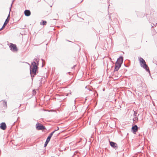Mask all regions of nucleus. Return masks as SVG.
Wrapping results in <instances>:
<instances>
[{"label":"nucleus","mask_w":157,"mask_h":157,"mask_svg":"<svg viewBox=\"0 0 157 157\" xmlns=\"http://www.w3.org/2000/svg\"><path fill=\"white\" fill-rule=\"evenodd\" d=\"M109 142L111 146L112 147L116 150L117 149L118 147L117 144L116 143L110 141H109Z\"/></svg>","instance_id":"20e7f679"},{"label":"nucleus","mask_w":157,"mask_h":157,"mask_svg":"<svg viewBox=\"0 0 157 157\" xmlns=\"http://www.w3.org/2000/svg\"><path fill=\"white\" fill-rule=\"evenodd\" d=\"M153 27V26H152V27Z\"/></svg>","instance_id":"cd10ccee"},{"label":"nucleus","mask_w":157,"mask_h":157,"mask_svg":"<svg viewBox=\"0 0 157 157\" xmlns=\"http://www.w3.org/2000/svg\"><path fill=\"white\" fill-rule=\"evenodd\" d=\"M51 137H50V136H48V137L47 138L46 141H48V142H49L50 140V139H51Z\"/></svg>","instance_id":"4468645a"},{"label":"nucleus","mask_w":157,"mask_h":157,"mask_svg":"<svg viewBox=\"0 0 157 157\" xmlns=\"http://www.w3.org/2000/svg\"><path fill=\"white\" fill-rule=\"evenodd\" d=\"M41 60H42V61H43L42 62V67H43V65H44V60L43 59H41Z\"/></svg>","instance_id":"6ab92c4d"},{"label":"nucleus","mask_w":157,"mask_h":157,"mask_svg":"<svg viewBox=\"0 0 157 157\" xmlns=\"http://www.w3.org/2000/svg\"><path fill=\"white\" fill-rule=\"evenodd\" d=\"M59 133H60V132H59V133H58L57 134V135H59Z\"/></svg>","instance_id":"bb28decb"},{"label":"nucleus","mask_w":157,"mask_h":157,"mask_svg":"<svg viewBox=\"0 0 157 157\" xmlns=\"http://www.w3.org/2000/svg\"><path fill=\"white\" fill-rule=\"evenodd\" d=\"M36 59V58H35L33 60V62L34 61H35V62L36 63V59Z\"/></svg>","instance_id":"aec40b11"},{"label":"nucleus","mask_w":157,"mask_h":157,"mask_svg":"<svg viewBox=\"0 0 157 157\" xmlns=\"http://www.w3.org/2000/svg\"><path fill=\"white\" fill-rule=\"evenodd\" d=\"M28 64H29V65H30V64L28 63H26Z\"/></svg>","instance_id":"b1692460"},{"label":"nucleus","mask_w":157,"mask_h":157,"mask_svg":"<svg viewBox=\"0 0 157 157\" xmlns=\"http://www.w3.org/2000/svg\"><path fill=\"white\" fill-rule=\"evenodd\" d=\"M6 126L5 122H2L0 124V128L2 130H4L6 129Z\"/></svg>","instance_id":"0eeeda50"},{"label":"nucleus","mask_w":157,"mask_h":157,"mask_svg":"<svg viewBox=\"0 0 157 157\" xmlns=\"http://www.w3.org/2000/svg\"><path fill=\"white\" fill-rule=\"evenodd\" d=\"M24 13L25 16L27 17L29 16L31 14V12L29 10H25Z\"/></svg>","instance_id":"9b49d317"},{"label":"nucleus","mask_w":157,"mask_h":157,"mask_svg":"<svg viewBox=\"0 0 157 157\" xmlns=\"http://www.w3.org/2000/svg\"><path fill=\"white\" fill-rule=\"evenodd\" d=\"M10 17V13H9L8 16L7 17V18H8V19H10L9 18Z\"/></svg>","instance_id":"412c9836"},{"label":"nucleus","mask_w":157,"mask_h":157,"mask_svg":"<svg viewBox=\"0 0 157 157\" xmlns=\"http://www.w3.org/2000/svg\"><path fill=\"white\" fill-rule=\"evenodd\" d=\"M13 2H14V0H13V1L12 2V4H11V6L10 7V9L11 8V6H12V4H13Z\"/></svg>","instance_id":"4be33fe9"},{"label":"nucleus","mask_w":157,"mask_h":157,"mask_svg":"<svg viewBox=\"0 0 157 157\" xmlns=\"http://www.w3.org/2000/svg\"><path fill=\"white\" fill-rule=\"evenodd\" d=\"M31 65L33 66V67L32 68H31V67L30 66V74L33 80V78L35 76V75H36V71L38 68V67L36 65V64L35 61L32 62L31 63Z\"/></svg>","instance_id":"f257e3e1"},{"label":"nucleus","mask_w":157,"mask_h":157,"mask_svg":"<svg viewBox=\"0 0 157 157\" xmlns=\"http://www.w3.org/2000/svg\"><path fill=\"white\" fill-rule=\"evenodd\" d=\"M123 57L122 56H120L117 59V60L116 63H118V64H120V65H121L123 63Z\"/></svg>","instance_id":"423d86ee"},{"label":"nucleus","mask_w":157,"mask_h":157,"mask_svg":"<svg viewBox=\"0 0 157 157\" xmlns=\"http://www.w3.org/2000/svg\"><path fill=\"white\" fill-rule=\"evenodd\" d=\"M137 111H134V113L133 114V116L134 117H136L137 116ZM139 114H138L137 116H139Z\"/></svg>","instance_id":"ddd939ff"},{"label":"nucleus","mask_w":157,"mask_h":157,"mask_svg":"<svg viewBox=\"0 0 157 157\" xmlns=\"http://www.w3.org/2000/svg\"><path fill=\"white\" fill-rule=\"evenodd\" d=\"M155 97H157V94H156L155 95ZM156 100H157V98H156Z\"/></svg>","instance_id":"5701e85b"},{"label":"nucleus","mask_w":157,"mask_h":157,"mask_svg":"<svg viewBox=\"0 0 157 157\" xmlns=\"http://www.w3.org/2000/svg\"><path fill=\"white\" fill-rule=\"evenodd\" d=\"M141 66L144 68L148 72H150L149 68L147 64H146L145 61L142 58L139 59Z\"/></svg>","instance_id":"f03ea898"},{"label":"nucleus","mask_w":157,"mask_h":157,"mask_svg":"<svg viewBox=\"0 0 157 157\" xmlns=\"http://www.w3.org/2000/svg\"><path fill=\"white\" fill-rule=\"evenodd\" d=\"M89 90L90 91H92V90H91V89H89Z\"/></svg>","instance_id":"a878e982"},{"label":"nucleus","mask_w":157,"mask_h":157,"mask_svg":"<svg viewBox=\"0 0 157 157\" xmlns=\"http://www.w3.org/2000/svg\"><path fill=\"white\" fill-rule=\"evenodd\" d=\"M138 117H135L133 119V120L134 121H135V120H137L138 121Z\"/></svg>","instance_id":"dca6fc26"},{"label":"nucleus","mask_w":157,"mask_h":157,"mask_svg":"<svg viewBox=\"0 0 157 157\" xmlns=\"http://www.w3.org/2000/svg\"><path fill=\"white\" fill-rule=\"evenodd\" d=\"M47 24V22L45 21H44L42 22V25H46Z\"/></svg>","instance_id":"f3484780"},{"label":"nucleus","mask_w":157,"mask_h":157,"mask_svg":"<svg viewBox=\"0 0 157 157\" xmlns=\"http://www.w3.org/2000/svg\"><path fill=\"white\" fill-rule=\"evenodd\" d=\"M121 65L118 64V63H115V68L114 69V71H117L118 70L119 68L121 67Z\"/></svg>","instance_id":"1a4fd4ad"},{"label":"nucleus","mask_w":157,"mask_h":157,"mask_svg":"<svg viewBox=\"0 0 157 157\" xmlns=\"http://www.w3.org/2000/svg\"><path fill=\"white\" fill-rule=\"evenodd\" d=\"M36 128L38 130H44L46 129V128L41 123L38 122L36 125Z\"/></svg>","instance_id":"7ed1b4c3"},{"label":"nucleus","mask_w":157,"mask_h":157,"mask_svg":"<svg viewBox=\"0 0 157 157\" xmlns=\"http://www.w3.org/2000/svg\"><path fill=\"white\" fill-rule=\"evenodd\" d=\"M68 94H66V96H67L68 95Z\"/></svg>","instance_id":"393cba45"},{"label":"nucleus","mask_w":157,"mask_h":157,"mask_svg":"<svg viewBox=\"0 0 157 157\" xmlns=\"http://www.w3.org/2000/svg\"><path fill=\"white\" fill-rule=\"evenodd\" d=\"M10 47V49L13 51H17V48L15 44L11 43Z\"/></svg>","instance_id":"6e6552de"},{"label":"nucleus","mask_w":157,"mask_h":157,"mask_svg":"<svg viewBox=\"0 0 157 157\" xmlns=\"http://www.w3.org/2000/svg\"><path fill=\"white\" fill-rule=\"evenodd\" d=\"M48 143H49L47 141H46V142H45L44 144V147H46Z\"/></svg>","instance_id":"a211bd4d"},{"label":"nucleus","mask_w":157,"mask_h":157,"mask_svg":"<svg viewBox=\"0 0 157 157\" xmlns=\"http://www.w3.org/2000/svg\"><path fill=\"white\" fill-rule=\"evenodd\" d=\"M125 66L126 67V66L124 64Z\"/></svg>","instance_id":"c85d7f7f"},{"label":"nucleus","mask_w":157,"mask_h":157,"mask_svg":"<svg viewBox=\"0 0 157 157\" xmlns=\"http://www.w3.org/2000/svg\"><path fill=\"white\" fill-rule=\"evenodd\" d=\"M59 128L58 127H57V129H55L54 131L53 132H52L51 133H50L48 136H50L51 137L52 136L53 134L56 131L59 130Z\"/></svg>","instance_id":"f8f14e48"},{"label":"nucleus","mask_w":157,"mask_h":157,"mask_svg":"<svg viewBox=\"0 0 157 157\" xmlns=\"http://www.w3.org/2000/svg\"><path fill=\"white\" fill-rule=\"evenodd\" d=\"M9 19H8V18H7V19H6L5 22L4 23L2 27L0 29V30H2V29H3L5 27V26H6V25H7V23L9 22Z\"/></svg>","instance_id":"9d476101"},{"label":"nucleus","mask_w":157,"mask_h":157,"mask_svg":"<svg viewBox=\"0 0 157 157\" xmlns=\"http://www.w3.org/2000/svg\"><path fill=\"white\" fill-rule=\"evenodd\" d=\"M39 59H36V62L37 63H36V65L38 67V65H39Z\"/></svg>","instance_id":"2eb2a0df"},{"label":"nucleus","mask_w":157,"mask_h":157,"mask_svg":"<svg viewBox=\"0 0 157 157\" xmlns=\"http://www.w3.org/2000/svg\"><path fill=\"white\" fill-rule=\"evenodd\" d=\"M138 127L136 125H135L132 128V131L133 133L135 134L138 131Z\"/></svg>","instance_id":"39448f33"}]
</instances>
